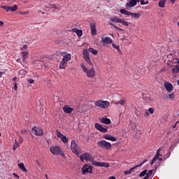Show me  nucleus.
<instances>
[{
	"instance_id": "1",
	"label": "nucleus",
	"mask_w": 179,
	"mask_h": 179,
	"mask_svg": "<svg viewBox=\"0 0 179 179\" xmlns=\"http://www.w3.org/2000/svg\"><path fill=\"white\" fill-rule=\"evenodd\" d=\"M50 152L52 153V155H54L55 156H58L59 155L60 156L64 155V152H62V148L60 146H51L50 148Z\"/></svg>"
},
{
	"instance_id": "2",
	"label": "nucleus",
	"mask_w": 179,
	"mask_h": 179,
	"mask_svg": "<svg viewBox=\"0 0 179 179\" xmlns=\"http://www.w3.org/2000/svg\"><path fill=\"white\" fill-rule=\"evenodd\" d=\"M81 68L83 72H85L87 74V76H88V78H94V76H96V71H94V68L87 69L85 64H81Z\"/></svg>"
},
{
	"instance_id": "3",
	"label": "nucleus",
	"mask_w": 179,
	"mask_h": 179,
	"mask_svg": "<svg viewBox=\"0 0 179 179\" xmlns=\"http://www.w3.org/2000/svg\"><path fill=\"white\" fill-rule=\"evenodd\" d=\"M120 12L122 13V15L131 16L132 17H134V19H139L141 17V13H131L125 9H120Z\"/></svg>"
},
{
	"instance_id": "4",
	"label": "nucleus",
	"mask_w": 179,
	"mask_h": 179,
	"mask_svg": "<svg viewBox=\"0 0 179 179\" xmlns=\"http://www.w3.org/2000/svg\"><path fill=\"white\" fill-rule=\"evenodd\" d=\"M97 145L101 148V149H106V150L111 149V143L107 142L106 140L98 141Z\"/></svg>"
},
{
	"instance_id": "5",
	"label": "nucleus",
	"mask_w": 179,
	"mask_h": 179,
	"mask_svg": "<svg viewBox=\"0 0 179 179\" xmlns=\"http://www.w3.org/2000/svg\"><path fill=\"white\" fill-rule=\"evenodd\" d=\"M94 104L97 107H101V108H107L108 106H110V102L106 101L99 100L95 101Z\"/></svg>"
},
{
	"instance_id": "6",
	"label": "nucleus",
	"mask_w": 179,
	"mask_h": 179,
	"mask_svg": "<svg viewBox=\"0 0 179 179\" xmlns=\"http://www.w3.org/2000/svg\"><path fill=\"white\" fill-rule=\"evenodd\" d=\"M71 150L74 155H79V146H78V143L75 141H71Z\"/></svg>"
},
{
	"instance_id": "7",
	"label": "nucleus",
	"mask_w": 179,
	"mask_h": 179,
	"mask_svg": "<svg viewBox=\"0 0 179 179\" xmlns=\"http://www.w3.org/2000/svg\"><path fill=\"white\" fill-rule=\"evenodd\" d=\"M31 132L36 135V136H43L44 135V131H43V129L38 128L37 127H34L31 129Z\"/></svg>"
},
{
	"instance_id": "8",
	"label": "nucleus",
	"mask_w": 179,
	"mask_h": 179,
	"mask_svg": "<svg viewBox=\"0 0 179 179\" xmlns=\"http://www.w3.org/2000/svg\"><path fill=\"white\" fill-rule=\"evenodd\" d=\"M160 152H162V148H159L157 150V153L155 155V156L152 158L151 162H150V164L151 166H153V164H155V162H156V160H162V158H159L160 157H163V155H160Z\"/></svg>"
},
{
	"instance_id": "9",
	"label": "nucleus",
	"mask_w": 179,
	"mask_h": 179,
	"mask_svg": "<svg viewBox=\"0 0 179 179\" xmlns=\"http://www.w3.org/2000/svg\"><path fill=\"white\" fill-rule=\"evenodd\" d=\"M80 159L81 160V162H83V160H85L86 162H92L93 160V158L92 157V155H90V153L85 152L80 156Z\"/></svg>"
},
{
	"instance_id": "10",
	"label": "nucleus",
	"mask_w": 179,
	"mask_h": 179,
	"mask_svg": "<svg viewBox=\"0 0 179 179\" xmlns=\"http://www.w3.org/2000/svg\"><path fill=\"white\" fill-rule=\"evenodd\" d=\"M113 20L115 23H121V24H123V26L128 27L129 24H131V22H128L125 20L118 18L117 17H113Z\"/></svg>"
},
{
	"instance_id": "11",
	"label": "nucleus",
	"mask_w": 179,
	"mask_h": 179,
	"mask_svg": "<svg viewBox=\"0 0 179 179\" xmlns=\"http://www.w3.org/2000/svg\"><path fill=\"white\" fill-rule=\"evenodd\" d=\"M138 2H141V0H131L125 4L127 9H130V8H134L136 6Z\"/></svg>"
},
{
	"instance_id": "12",
	"label": "nucleus",
	"mask_w": 179,
	"mask_h": 179,
	"mask_svg": "<svg viewBox=\"0 0 179 179\" xmlns=\"http://www.w3.org/2000/svg\"><path fill=\"white\" fill-rule=\"evenodd\" d=\"M2 9H4V10H6V12H16L17 10V6L14 5L13 6H1Z\"/></svg>"
},
{
	"instance_id": "13",
	"label": "nucleus",
	"mask_w": 179,
	"mask_h": 179,
	"mask_svg": "<svg viewBox=\"0 0 179 179\" xmlns=\"http://www.w3.org/2000/svg\"><path fill=\"white\" fill-rule=\"evenodd\" d=\"M93 171V168L92 167V166H89V165H85L83 168H82V172L83 174H87V173H90L92 174Z\"/></svg>"
},
{
	"instance_id": "14",
	"label": "nucleus",
	"mask_w": 179,
	"mask_h": 179,
	"mask_svg": "<svg viewBox=\"0 0 179 179\" xmlns=\"http://www.w3.org/2000/svg\"><path fill=\"white\" fill-rule=\"evenodd\" d=\"M92 164L93 166H96V167H106V168L110 167V164L108 163L100 162L97 161H94L92 162Z\"/></svg>"
},
{
	"instance_id": "15",
	"label": "nucleus",
	"mask_w": 179,
	"mask_h": 179,
	"mask_svg": "<svg viewBox=\"0 0 179 179\" xmlns=\"http://www.w3.org/2000/svg\"><path fill=\"white\" fill-rule=\"evenodd\" d=\"M83 58L89 65H92V61H90V57L89 56V51L84 50L83 51Z\"/></svg>"
},
{
	"instance_id": "16",
	"label": "nucleus",
	"mask_w": 179,
	"mask_h": 179,
	"mask_svg": "<svg viewBox=\"0 0 179 179\" xmlns=\"http://www.w3.org/2000/svg\"><path fill=\"white\" fill-rule=\"evenodd\" d=\"M101 41L103 43V45H106V44H111L113 43V39L108 36H101Z\"/></svg>"
},
{
	"instance_id": "17",
	"label": "nucleus",
	"mask_w": 179,
	"mask_h": 179,
	"mask_svg": "<svg viewBox=\"0 0 179 179\" xmlns=\"http://www.w3.org/2000/svg\"><path fill=\"white\" fill-rule=\"evenodd\" d=\"M94 127H95L96 129H98V131H100V132H103L104 134H106V132H108L107 129L103 127V126L100 125V124H99V123H96L94 124Z\"/></svg>"
},
{
	"instance_id": "18",
	"label": "nucleus",
	"mask_w": 179,
	"mask_h": 179,
	"mask_svg": "<svg viewBox=\"0 0 179 179\" xmlns=\"http://www.w3.org/2000/svg\"><path fill=\"white\" fill-rule=\"evenodd\" d=\"M164 86L166 90L169 92V93H171V92H173V90H174V88L173 87V85L169 82H165Z\"/></svg>"
},
{
	"instance_id": "19",
	"label": "nucleus",
	"mask_w": 179,
	"mask_h": 179,
	"mask_svg": "<svg viewBox=\"0 0 179 179\" xmlns=\"http://www.w3.org/2000/svg\"><path fill=\"white\" fill-rule=\"evenodd\" d=\"M63 111L66 114H71V113H72V111H73V108H71V107H69V106L65 105L63 107Z\"/></svg>"
},
{
	"instance_id": "20",
	"label": "nucleus",
	"mask_w": 179,
	"mask_h": 179,
	"mask_svg": "<svg viewBox=\"0 0 179 179\" xmlns=\"http://www.w3.org/2000/svg\"><path fill=\"white\" fill-rule=\"evenodd\" d=\"M90 29H91V34L92 36H96L97 34V29H96V24L91 23L90 24Z\"/></svg>"
},
{
	"instance_id": "21",
	"label": "nucleus",
	"mask_w": 179,
	"mask_h": 179,
	"mask_svg": "<svg viewBox=\"0 0 179 179\" xmlns=\"http://www.w3.org/2000/svg\"><path fill=\"white\" fill-rule=\"evenodd\" d=\"M131 135L133 138H138L141 135V131L138 129L131 130Z\"/></svg>"
},
{
	"instance_id": "22",
	"label": "nucleus",
	"mask_w": 179,
	"mask_h": 179,
	"mask_svg": "<svg viewBox=\"0 0 179 179\" xmlns=\"http://www.w3.org/2000/svg\"><path fill=\"white\" fill-rule=\"evenodd\" d=\"M100 122H101L102 124H108L111 122V120L107 117H102L100 119Z\"/></svg>"
},
{
	"instance_id": "23",
	"label": "nucleus",
	"mask_w": 179,
	"mask_h": 179,
	"mask_svg": "<svg viewBox=\"0 0 179 179\" xmlns=\"http://www.w3.org/2000/svg\"><path fill=\"white\" fill-rule=\"evenodd\" d=\"M21 54L22 55V61L25 62L27 59L29 58V52L22 51Z\"/></svg>"
},
{
	"instance_id": "24",
	"label": "nucleus",
	"mask_w": 179,
	"mask_h": 179,
	"mask_svg": "<svg viewBox=\"0 0 179 179\" xmlns=\"http://www.w3.org/2000/svg\"><path fill=\"white\" fill-rule=\"evenodd\" d=\"M67 65L68 62L62 59V61L60 62L59 68L60 69H65Z\"/></svg>"
},
{
	"instance_id": "25",
	"label": "nucleus",
	"mask_w": 179,
	"mask_h": 179,
	"mask_svg": "<svg viewBox=\"0 0 179 179\" xmlns=\"http://www.w3.org/2000/svg\"><path fill=\"white\" fill-rule=\"evenodd\" d=\"M73 31L74 33H76V34H77V36H78V37H82V35L83 34V31L80 29H73Z\"/></svg>"
},
{
	"instance_id": "26",
	"label": "nucleus",
	"mask_w": 179,
	"mask_h": 179,
	"mask_svg": "<svg viewBox=\"0 0 179 179\" xmlns=\"http://www.w3.org/2000/svg\"><path fill=\"white\" fill-rule=\"evenodd\" d=\"M129 127L131 131H134V130L136 129V124L132 121L129 122Z\"/></svg>"
},
{
	"instance_id": "27",
	"label": "nucleus",
	"mask_w": 179,
	"mask_h": 179,
	"mask_svg": "<svg viewBox=\"0 0 179 179\" xmlns=\"http://www.w3.org/2000/svg\"><path fill=\"white\" fill-rule=\"evenodd\" d=\"M64 61H65L66 62H68V61H71V54L69 53H67L66 54L63 59H62Z\"/></svg>"
},
{
	"instance_id": "28",
	"label": "nucleus",
	"mask_w": 179,
	"mask_h": 179,
	"mask_svg": "<svg viewBox=\"0 0 179 179\" xmlns=\"http://www.w3.org/2000/svg\"><path fill=\"white\" fill-rule=\"evenodd\" d=\"M89 51H90V52L93 54V55H97V54H99V51H97L96 49H94L93 48H90Z\"/></svg>"
},
{
	"instance_id": "29",
	"label": "nucleus",
	"mask_w": 179,
	"mask_h": 179,
	"mask_svg": "<svg viewBox=\"0 0 179 179\" xmlns=\"http://www.w3.org/2000/svg\"><path fill=\"white\" fill-rule=\"evenodd\" d=\"M166 1L167 0H159V8H164Z\"/></svg>"
},
{
	"instance_id": "30",
	"label": "nucleus",
	"mask_w": 179,
	"mask_h": 179,
	"mask_svg": "<svg viewBox=\"0 0 179 179\" xmlns=\"http://www.w3.org/2000/svg\"><path fill=\"white\" fill-rule=\"evenodd\" d=\"M18 167H20L22 171H27V169H26V167H24V164L23 163L18 164Z\"/></svg>"
},
{
	"instance_id": "31",
	"label": "nucleus",
	"mask_w": 179,
	"mask_h": 179,
	"mask_svg": "<svg viewBox=\"0 0 179 179\" xmlns=\"http://www.w3.org/2000/svg\"><path fill=\"white\" fill-rule=\"evenodd\" d=\"M103 138L104 139H107V141H113V136H110L108 134L103 135Z\"/></svg>"
},
{
	"instance_id": "32",
	"label": "nucleus",
	"mask_w": 179,
	"mask_h": 179,
	"mask_svg": "<svg viewBox=\"0 0 179 179\" xmlns=\"http://www.w3.org/2000/svg\"><path fill=\"white\" fill-rule=\"evenodd\" d=\"M61 141L63 142V143H68L69 140L68 139V137L63 136L61 138Z\"/></svg>"
},
{
	"instance_id": "33",
	"label": "nucleus",
	"mask_w": 179,
	"mask_h": 179,
	"mask_svg": "<svg viewBox=\"0 0 179 179\" xmlns=\"http://www.w3.org/2000/svg\"><path fill=\"white\" fill-rule=\"evenodd\" d=\"M114 104H120V106H124L125 104V100L122 99L117 102H115Z\"/></svg>"
},
{
	"instance_id": "34",
	"label": "nucleus",
	"mask_w": 179,
	"mask_h": 179,
	"mask_svg": "<svg viewBox=\"0 0 179 179\" xmlns=\"http://www.w3.org/2000/svg\"><path fill=\"white\" fill-rule=\"evenodd\" d=\"M113 48H115V50H117L119 54H122V52H121V50H120V45H116L115 44H113Z\"/></svg>"
},
{
	"instance_id": "35",
	"label": "nucleus",
	"mask_w": 179,
	"mask_h": 179,
	"mask_svg": "<svg viewBox=\"0 0 179 179\" xmlns=\"http://www.w3.org/2000/svg\"><path fill=\"white\" fill-rule=\"evenodd\" d=\"M56 132L57 138H60L61 139L64 136V134H62L59 131L57 130Z\"/></svg>"
},
{
	"instance_id": "36",
	"label": "nucleus",
	"mask_w": 179,
	"mask_h": 179,
	"mask_svg": "<svg viewBox=\"0 0 179 179\" xmlns=\"http://www.w3.org/2000/svg\"><path fill=\"white\" fill-rule=\"evenodd\" d=\"M148 173V170H144L140 173V177H145L146 173Z\"/></svg>"
},
{
	"instance_id": "37",
	"label": "nucleus",
	"mask_w": 179,
	"mask_h": 179,
	"mask_svg": "<svg viewBox=\"0 0 179 179\" xmlns=\"http://www.w3.org/2000/svg\"><path fill=\"white\" fill-rule=\"evenodd\" d=\"M169 99H171V100H172V101L176 100V96H175L173 93L170 94L169 95Z\"/></svg>"
},
{
	"instance_id": "38",
	"label": "nucleus",
	"mask_w": 179,
	"mask_h": 179,
	"mask_svg": "<svg viewBox=\"0 0 179 179\" xmlns=\"http://www.w3.org/2000/svg\"><path fill=\"white\" fill-rule=\"evenodd\" d=\"M148 3H149V1L141 0V5H148Z\"/></svg>"
},
{
	"instance_id": "39",
	"label": "nucleus",
	"mask_w": 179,
	"mask_h": 179,
	"mask_svg": "<svg viewBox=\"0 0 179 179\" xmlns=\"http://www.w3.org/2000/svg\"><path fill=\"white\" fill-rule=\"evenodd\" d=\"M113 27H115V29H116L117 30H118L119 31H124V29L122 28H120L119 27H117V25H113Z\"/></svg>"
},
{
	"instance_id": "40",
	"label": "nucleus",
	"mask_w": 179,
	"mask_h": 179,
	"mask_svg": "<svg viewBox=\"0 0 179 179\" xmlns=\"http://www.w3.org/2000/svg\"><path fill=\"white\" fill-rule=\"evenodd\" d=\"M49 8H50L51 9H57V5L55 4H50Z\"/></svg>"
},
{
	"instance_id": "41",
	"label": "nucleus",
	"mask_w": 179,
	"mask_h": 179,
	"mask_svg": "<svg viewBox=\"0 0 179 179\" xmlns=\"http://www.w3.org/2000/svg\"><path fill=\"white\" fill-rule=\"evenodd\" d=\"M17 148H19V143H15L13 145V150H16V149H17Z\"/></svg>"
},
{
	"instance_id": "42",
	"label": "nucleus",
	"mask_w": 179,
	"mask_h": 179,
	"mask_svg": "<svg viewBox=\"0 0 179 179\" xmlns=\"http://www.w3.org/2000/svg\"><path fill=\"white\" fill-rule=\"evenodd\" d=\"M148 111H149L150 114H153V113H155V109H153V108H150L148 109Z\"/></svg>"
},
{
	"instance_id": "43",
	"label": "nucleus",
	"mask_w": 179,
	"mask_h": 179,
	"mask_svg": "<svg viewBox=\"0 0 179 179\" xmlns=\"http://www.w3.org/2000/svg\"><path fill=\"white\" fill-rule=\"evenodd\" d=\"M135 169H136V167H135V166L129 169V172H130V174H131L132 171H134V170H135Z\"/></svg>"
},
{
	"instance_id": "44",
	"label": "nucleus",
	"mask_w": 179,
	"mask_h": 179,
	"mask_svg": "<svg viewBox=\"0 0 179 179\" xmlns=\"http://www.w3.org/2000/svg\"><path fill=\"white\" fill-rule=\"evenodd\" d=\"M147 174L149 175L150 177H152V174H153V170H150Z\"/></svg>"
},
{
	"instance_id": "45",
	"label": "nucleus",
	"mask_w": 179,
	"mask_h": 179,
	"mask_svg": "<svg viewBox=\"0 0 179 179\" xmlns=\"http://www.w3.org/2000/svg\"><path fill=\"white\" fill-rule=\"evenodd\" d=\"M27 48V45H24L22 48H20L21 51H23V50H26Z\"/></svg>"
},
{
	"instance_id": "46",
	"label": "nucleus",
	"mask_w": 179,
	"mask_h": 179,
	"mask_svg": "<svg viewBox=\"0 0 179 179\" xmlns=\"http://www.w3.org/2000/svg\"><path fill=\"white\" fill-rule=\"evenodd\" d=\"M13 89H14V90H17V83H14Z\"/></svg>"
},
{
	"instance_id": "47",
	"label": "nucleus",
	"mask_w": 179,
	"mask_h": 179,
	"mask_svg": "<svg viewBox=\"0 0 179 179\" xmlns=\"http://www.w3.org/2000/svg\"><path fill=\"white\" fill-rule=\"evenodd\" d=\"M23 143V138L22 136L19 137V143Z\"/></svg>"
},
{
	"instance_id": "48",
	"label": "nucleus",
	"mask_w": 179,
	"mask_h": 179,
	"mask_svg": "<svg viewBox=\"0 0 179 179\" xmlns=\"http://www.w3.org/2000/svg\"><path fill=\"white\" fill-rule=\"evenodd\" d=\"M142 166H143V164L141 163V164L135 166L134 167H136V169H138V167H142Z\"/></svg>"
},
{
	"instance_id": "49",
	"label": "nucleus",
	"mask_w": 179,
	"mask_h": 179,
	"mask_svg": "<svg viewBox=\"0 0 179 179\" xmlns=\"http://www.w3.org/2000/svg\"><path fill=\"white\" fill-rule=\"evenodd\" d=\"M64 54H65V52L59 51V52H57V55H64Z\"/></svg>"
},
{
	"instance_id": "50",
	"label": "nucleus",
	"mask_w": 179,
	"mask_h": 179,
	"mask_svg": "<svg viewBox=\"0 0 179 179\" xmlns=\"http://www.w3.org/2000/svg\"><path fill=\"white\" fill-rule=\"evenodd\" d=\"M28 83H34V80L30 78V79L28 80Z\"/></svg>"
},
{
	"instance_id": "51",
	"label": "nucleus",
	"mask_w": 179,
	"mask_h": 179,
	"mask_svg": "<svg viewBox=\"0 0 179 179\" xmlns=\"http://www.w3.org/2000/svg\"><path fill=\"white\" fill-rule=\"evenodd\" d=\"M150 114L149 112L145 111V114H144V117H149Z\"/></svg>"
},
{
	"instance_id": "52",
	"label": "nucleus",
	"mask_w": 179,
	"mask_h": 179,
	"mask_svg": "<svg viewBox=\"0 0 179 179\" xmlns=\"http://www.w3.org/2000/svg\"><path fill=\"white\" fill-rule=\"evenodd\" d=\"M124 174L125 175L131 174V172H129V171H124Z\"/></svg>"
},
{
	"instance_id": "53",
	"label": "nucleus",
	"mask_w": 179,
	"mask_h": 179,
	"mask_svg": "<svg viewBox=\"0 0 179 179\" xmlns=\"http://www.w3.org/2000/svg\"><path fill=\"white\" fill-rule=\"evenodd\" d=\"M26 132H27V130L26 129L21 130V134H26Z\"/></svg>"
},
{
	"instance_id": "54",
	"label": "nucleus",
	"mask_w": 179,
	"mask_h": 179,
	"mask_svg": "<svg viewBox=\"0 0 179 179\" xmlns=\"http://www.w3.org/2000/svg\"><path fill=\"white\" fill-rule=\"evenodd\" d=\"M171 155V152H169L167 153V155H166V159H167V157H170Z\"/></svg>"
},
{
	"instance_id": "55",
	"label": "nucleus",
	"mask_w": 179,
	"mask_h": 179,
	"mask_svg": "<svg viewBox=\"0 0 179 179\" xmlns=\"http://www.w3.org/2000/svg\"><path fill=\"white\" fill-rule=\"evenodd\" d=\"M13 175L14 176V177H16L17 179H19V176L17 174H16L15 173H13Z\"/></svg>"
},
{
	"instance_id": "56",
	"label": "nucleus",
	"mask_w": 179,
	"mask_h": 179,
	"mask_svg": "<svg viewBox=\"0 0 179 179\" xmlns=\"http://www.w3.org/2000/svg\"><path fill=\"white\" fill-rule=\"evenodd\" d=\"M3 26V22L0 21V27H2Z\"/></svg>"
},
{
	"instance_id": "57",
	"label": "nucleus",
	"mask_w": 179,
	"mask_h": 179,
	"mask_svg": "<svg viewBox=\"0 0 179 179\" xmlns=\"http://www.w3.org/2000/svg\"><path fill=\"white\" fill-rule=\"evenodd\" d=\"M5 73L4 72L0 71V78H2V76Z\"/></svg>"
},
{
	"instance_id": "58",
	"label": "nucleus",
	"mask_w": 179,
	"mask_h": 179,
	"mask_svg": "<svg viewBox=\"0 0 179 179\" xmlns=\"http://www.w3.org/2000/svg\"><path fill=\"white\" fill-rule=\"evenodd\" d=\"M146 162H148V159H144L142 162V164H145V163H146Z\"/></svg>"
},
{
	"instance_id": "59",
	"label": "nucleus",
	"mask_w": 179,
	"mask_h": 179,
	"mask_svg": "<svg viewBox=\"0 0 179 179\" xmlns=\"http://www.w3.org/2000/svg\"><path fill=\"white\" fill-rule=\"evenodd\" d=\"M117 141V138L113 137V142H115Z\"/></svg>"
},
{
	"instance_id": "60",
	"label": "nucleus",
	"mask_w": 179,
	"mask_h": 179,
	"mask_svg": "<svg viewBox=\"0 0 179 179\" xmlns=\"http://www.w3.org/2000/svg\"><path fill=\"white\" fill-rule=\"evenodd\" d=\"M176 1H177V0H171V2L172 3H175Z\"/></svg>"
},
{
	"instance_id": "61",
	"label": "nucleus",
	"mask_w": 179,
	"mask_h": 179,
	"mask_svg": "<svg viewBox=\"0 0 179 179\" xmlns=\"http://www.w3.org/2000/svg\"><path fill=\"white\" fill-rule=\"evenodd\" d=\"M17 77H14V78H13V80H14V81H16V80H17Z\"/></svg>"
},
{
	"instance_id": "62",
	"label": "nucleus",
	"mask_w": 179,
	"mask_h": 179,
	"mask_svg": "<svg viewBox=\"0 0 179 179\" xmlns=\"http://www.w3.org/2000/svg\"><path fill=\"white\" fill-rule=\"evenodd\" d=\"M145 177H147V178L149 179V178H150V176L146 173V174H145Z\"/></svg>"
},
{
	"instance_id": "63",
	"label": "nucleus",
	"mask_w": 179,
	"mask_h": 179,
	"mask_svg": "<svg viewBox=\"0 0 179 179\" xmlns=\"http://www.w3.org/2000/svg\"><path fill=\"white\" fill-rule=\"evenodd\" d=\"M143 179H148V178L146 177V176H145V177L143 178Z\"/></svg>"
},
{
	"instance_id": "64",
	"label": "nucleus",
	"mask_w": 179,
	"mask_h": 179,
	"mask_svg": "<svg viewBox=\"0 0 179 179\" xmlns=\"http://www.w3.org/2000/svg\"><path fill=\"white\" fill-rule=\"evenodd\" d=\"M109 179H113V176H110V177H109Z\"/></svg>"
}]
</instances>
